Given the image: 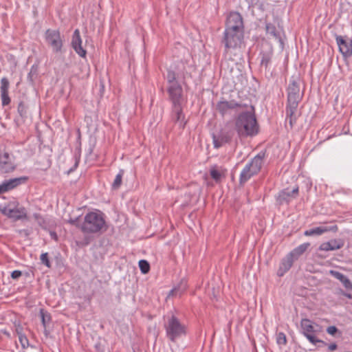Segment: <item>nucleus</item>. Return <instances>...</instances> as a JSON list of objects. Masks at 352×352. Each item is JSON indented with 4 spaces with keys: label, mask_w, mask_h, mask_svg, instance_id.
<instances>
[{
    "label": "nucleus",
    "mask_w": 352,
    "mask_h": 352,
    "mask_svg": "<svg viewBox=\"0 0 352 352\" xmlns=\"http://www.w3.org/2000/svg\"><path fill=\"white\" fill-rule=\"evenodd\" d=\"M80 142H79V148H78V152H79V154H78V157H76V163H75V167H77L78 165V162H79V160H80Z\"/></svg>",
    "instance_id": "obj_40"
},
{
    "label": "nucleus",
    "mask_w": 352,
    "mask_h": 352,
    "mask_svg": "<svg viewBox=\"0 0 352 352\" xmlns=\"http://www.w3.org/2000/svg\"><path fill=\"white\" fill-rule=\"evenodd\" d=\"M22 275V272L20 270H14L12 272L11 274V277L13 278V279H17L19 278V277H21Z\"/></svg>",
    "instance_id": "obj_39"
},
{
    "label": "nucleus",
    "mask_w": 352,
    "mask_h": 352,
    "mask_svg": "<svg viewBox=\"0 0 352 352\" xmlns=\"http://www.w3.org/2000/svg\"><path fill=\"white\" fill-rule=\"evenodd\" d=\"M170 120L177 124L180 129L185 127L186 121L182 104L172 105Z\"/></svg>",
    "instance_id": "obj_14"
},
{
    "label": "nucleus",
    "mask_w": 352,
    "mask_h": 352,
    "mask_svg": "<svg viewBox=\"0 0 352 352\" xmlns=\"http://www.w3.org/2000/svg\"><path fill=\"white\" fill-rule=\"evenodd\" d=\"M298 192V187L294 188L292 190L289 189H284L280 192L278 199L280 201H288V198L290 197H296Z\"/></svg>",
    "instance_id": "obj_25"
},
{
    "label": "nucleus",
    "mask_w": 352,
    "mask_h": 352,
    "mask_svg": "<svg viewBox=\"0 0 352 352\" xmlns=\"http://www.w3.org/2000/svg\"><path fill=\"white\" fill-rule=\"evenodd\" d=\"M10 82L7 78L3 77L1 80V98L3 106H7L10 103V98L8 95Z\"/></svg>",
    "instance_id": "obj_19"
},
{
    "label": "nucleus",
    "mask_w": 352,
    "mask_h": 352,
    "mask_svg": "<svg viewBox=\"0 0 352 352\" xmlns=\"http://www.w3.org/2000/svg\"><path fill=\"white\" fill-rule=\"evenodd\" d=\"M166 80L169 85H175V84H179L176 80V74L173 70H168Z\"/></svg>",
    "instance_id": "obj_30"
},
{
    "label": "nucleus",
    "mask_w": 352,
    "mask_h": 352,
    "mask_svg": "<svg viewBox=\"0 0 352 352\" xmlns=\"http://www.w3.org/2000/svg\"><path fill=\"white\" fill-rule=\"evenodd\" d=\"M40 314H41V317L42 324L44 327H45L46 324L50 320V316L45 314L43 309H41Z\"/></svg>",
    "instance_id": "obj_35"
},
{
    "label": "nucleus",
    "mask_w": 352,
    "mask_h": 352,
    "mask_svg": "<svg viewBox=\"0 0 352 352\" xmlns=\"http://www.w3.org/2000/svg\"><path fill=\"white\" fill-rule=\"evenodd\" d=\"M51 234V236H52V238H54V239H57V235H56V232H51V234Z\"/></svg>",
    "instance_id": "obj_46"
},
{
    "label": "nucleus",
    "mask_w": 352,
    "mask_h": 352,
    "mask_svg": "<svg viewBox=\"0 0 352 352\" xmlns=\"http://www.w3.org/2000/svg\"><path fill=\"white\" fill-rule=\"evenodd\" d=\"M139 267L142 274H147L150 270V265L146 260H140L139 261Z\"/></svg>",
    "instance_id": "obj_31"
},
{
    "label": "nucleus",
    "mask_w": 352,
    "mask_h": 352,
    "mask_svg": "<svg viewBox=\"0 0 352 352\" xmlns=\"http://www.w3.org/2000/svg\"><path fill=\"white\" fill-rule=\"evenodd\" d=\"M78 219L79 217L75 219L70 218L69 220H67V223L72 226H75L80 228V225L78 223Z\"/></svg>",
    "instance_id": "obj_38"
},
{
    "label": "nucleus",
    "mask_w": 352,
    "mask_h": 352,
    "mask_svg": "<svg viewBox=\"0 0 352 352\" xmlns=\"http://www.w3.org/2000/svg\"><path fill=\"white\" fill-rule=\"evenodd\" d=\"M107 229L104 214L100 211L87 213L80 224V230L85 234H98Z\"/></svg>",
    "instance_id": "obj_3"
},
{
    "label": "nucleus",
    "mask_w": 352,
    "mask_h": 352,
    "mask_svg": "<svg viewBox=\"0 0 352 352\" xmlns=\"http://www.w3.org/2000/svg\"><path fill=\"white\" fill-rule=\"evenodd\" d=\"M124 170L122 169L120 170L119 173L116 175V178L112 183L111 187L113 190L118 189L122 182V177L124 175Z\"/></svg>",
    "instance_id": "obj_29"
},
{
    "label": "nucleus",
    "mask_w": 352,
    "mask_h": 352,
    "mask_svg": "<svg viewBox=\"0 0 352 352\" xmlns=\"http://www.w3.org/2000/svg\"><path fill=\"white\" fill-rule=\"evenodd\" d=\"M226 30L244 32L243 17L238 12H230L227 16Z\"/></svg>",
    "instance_id": "obj_10"
},
{
    "label": "nucleus",
    "mask_w": 352,
    "mask_h": 352,
    "mask_svg": "<svg viewBox=\"0 0 352 352\" xmlns=\"http://www.w3.org/2000/svg\"><path fill=\"white\" fill-rule=\"evenodd\" d=\"M294 260L291 258L288 254L281 260L278 270L277 271V275L279 277L284 276V274L288 272L292 267Z\"/></svg>",
    "instance_id": "obj_21"
},
{
    "label": "nucleus",
    "mask_w": 352,
    "mask_h": 352,
    "mask_svg": "<svg viewBox=\"0 0 352 352\" xmlns=\"http://www.w3.org/2000/svg\"><path fill=\"white\" fill-rule=\"evenodd\" d=\"M265 30L266 32L273 36L275 39L280 41L281 36L280 32L276 30V26L270 23H267L265 24Z\"/></svg>",
    "instance_id": "obj_26"
},
{
    "label": "nucleus",
    "mask_w": 352,
    "mask_h": 352,
    "mask_svg": "<svg viewBox=\"0 0 352 352\" xmlns=\"http://www.w3.org/2000/svg\"><path fill=\"white\" fill-rule=\"evenodd\" d=\"M244 36V32L224 30L222 43L224 44L225 52L227 53L230 49H236L240 47Z\"/></svg>",
    "instance_id": "obj_6"
},
{
    "label": "nucleus",
    "mask_w": 352,
    "mask_h": 352,
    "mask_svg": "<svg viewBox=\"0 0 352 352\" xmlns=\"http://www.w3.org/2000/svg\"><path fill=\"white\" fill-rule=\"evenodd\" d=\"M276 342L278 345H286L287 338L286 335L283 332H279L276 335Z\"/></svg>",
    "instance_id": "obj_33"
},
{
    "label": "nucleus",
    "mask_w": 352,
    "mask_h": 352,
    "mask_svg": "<svg viewBox=\"0 0 352 352\" xmlns=\"http://www.w3.org/2000/svg\"><path fill=\"white\" fill-rule=\"evenodd\" d=\"M234 130L240 138L254 137L258 133L259 126L253 106L237 115L234 120Z\"/></svg>",
    "instance_id": "obj_2"
},
{
    "label": "nucleus",
    "mask_w": 352,
    "mask_h": 352,
    "mask_svg": "<svg viewBox=\"0 0 352 352\" xmlns=\"http://www.w3.org/2000/svg\"><path fill=\"white\" fill-rule=\"evenodd\" d=\"M16 168L14 157L8 152L0 151V171L9 173L13 172Z\"/></svg>",
    "instance_id": "obj_13"
},
{
    "label": "nucleus",
    "mask_w": 352,
    "mask_h": 352,
    "mask_svg": "<svg viewBox=\"0 0 352 352\" xmlns=\"http://www.w3.org/2000/svg\"><path fill=\"white\" fill-rule=\"evenodd\" d=\"M344 292H344L342 289L339 288V289H337V291L336 292V294H337V295H342V296H343V295H344Z\"/></svg>",
    "instance_id": "obj_44"
},
{
    "label": "nucleus",
    "mask_w": 352,
    "mask_h": 352,
    "mask_svg": "<svg viewBox=\"0 0 352 352\" xmlns=\"http://www.w3.org/2000/svg\"><path fill=\"white\" fill-rule=\"evenodd\" d=\"M45 38L47 45L52 47L54 53L61 52L63 40L59 30L48 29L45 31Z\"/></svg>",
    "instance_id": "obj_8"
},
{
    "label": "nucleus",
    "mask_w": 352,
    "mask_h": 352,
    "mask_svg": "<svg viewBox=\"0 0 352 352\" xmlns=\"http://www.w3.org/2000/svg\"><path fill=\"white\" fill-rule=\"evenodd\" d=\"M247 107V104L237 102L234 100H231L229 101L222 100L217 102V110L223 117L228 114L230 110L235 109H243Z\"/></svg>",
    "instance_id": "obj_12"
},
{
    "label": "nucleus",
    "mask_w": 352,
    "mask_h": 352,
    "mask_svg": "<svg viewBox=\"0 0 352 352\" xmlns=\"http://www.w3.org/2000/svg\"><path fill=\"white\" fill-rule=\"evenodd\" d=\"M300 327L303 336L313 344L319 342H324L322 340L316 338L314 333L316 332L313 322L307 318H303L300 321Z\"/></svg>",
    "instance_id": "obj_11"
},
{
    "label": "nucleus",
    "mask_w": 352,
    "mask_h": 352,
    "mask_svg": "<svg viewBox=\"0 0 352 352\" xmlns=\"http://www.w3.org/2000/svg\"><path fill=\"white\" fill-rule=\"evenodd\" d=\"M261 65L265 67L267 69L271 63L272 58L273 56V50L272 47H269L265 51L261 52Z\"/></svg>",
    "instance_id": "obj_24"
},
{
    "label": "nucleus",
    "mask_w": 352,
    "mask_h": 352,
    "mask_svg": "<svg viewBox=\"0 0 352 352\" xmlns=\"http://www.w3.org/2000/svg\"><path fill=\"white\" fill-rule=\"evenodd\" d=\"M327 333L331 336H335L338 332V329L336 326H329L326 329Z\"/></svg>",
    "instance_id": "obj_37"
},
{
    "label": "nucleus",
    "mask_w": 352,
    "mask_h": 352,
    "mask_svg": "<svg viewBox=\"0 0 352 352\" xmlns=\"http://www.w3.org/2000/svg\"><path fill=\"white\" fill-rule=\"evenodd\" d=\"M19 340L23 348H25L28 345V340L22 333H19Z\"/></svg>",
    "instance_id": "obj_36"
},
{
    "label": "nucleus",
    "mask_w": 352,
    "mask_h": 352,
    "mask_svg": "<svg viewBox=\"0 0 352 352\" xmlns=\"http://www.w3.org/2000/svg\"><path fill=\"white\" fill-rule=\"evenodd\" d=\"M40 259L41 261V263L43 264H44L46 267H50L51 265H50V262L48 258V253L47 252L41 254Z\"/></svg>",
    "instance_id": "obj_34"
},
{
    "label": "nucleus",
    "mask_w": 352,
    "mask_h": 352,
    "mask_svg": "<svg viewBox=\"0 0 352 352\" xmlns=\"http://www.w3.org/2000/svg\"><path fill=\"white\" fill-rule=\"evenodd\" d=\"M302 80L299 77L290 79L287 89V100L286 106L287 119H289L290 126L292 127L297 120V109L299 102L302 100L304 91L300 90Z\"/></svg>",
    "instance_id": "obj_1"
},
{
    "label": "nucleus",
    "mask_w": 352,
    "mask_h": 352,
    "mask_svg": "<svg viewBox=\"0 0 352 352\" xmlns=\"http://www.w3.org/2000/svg\"><path fill=\"white\" fill-rule=\"evenodd\" d=\"M2 213L14 221L27 218V211L23 206H19L18 203H10L2 210Z\"/></svg>",
    "instance_id": "obj_9"
},
{
    "label": "nucleus",
    "mask_w": 352,
    "mask_h": 352,
    "mask_svg": "<svg viewBox=\"0 0 352 352\" xmlns=\"http://www.w3.org/2000/svg\"><path fill=\"white\" fill-rule=\"evenodd\" d=\"M330 229L326 227H316L305 231L304 234L309 236L313 235H321L323 233L329 231Z\"/></svg>",
    "instance_id": "obj_27"
},
{
    "label": "nucleus",
    "mask_w": 352,
    "mask_h": 352,
    "mask_svg": "<svg viewBox=\"0 0 352 352\" xmlns=\"http://www.w3.org/2000/svg\"><path fill=\"white\" fill-rule=\"evenodd\" d=\"M7 192L3 183L0 184V195Z\"/></svg>",
    "instance_id": "obj_43"
},
{
    "label": "nucleus",
    "mask_w": 352,
    "mask_h": 352,
    "mask_svg": "<svg viewBox=\"0 0 352 352\" xmlns=\"http://www.w3.org/2000/svg\"><path fill=\"white\" fill-rule=\"evenodd\" d=\"M329 274L339 280L346 289L352 290V283L345 275L336 270H330Z\"/></svg>",
    "instance_id": "obj_22"
},
{
    "label": "nucleus",
    "mask_w": 352,
    "mask_h": 352,
    "mask_svg": "<svg viewBox=\"0 0 352 352\" xmlns=\"http://www.w3.org/2000/svg\"><path fill=\"white\" fill-rule=\"evenodd\" d=\"M344 246V242L341 239H332L322 243L318 248L321 251H333L339 250Z\"/></svg>",
    "instance_id": "obj_20"
},
{
    "label": "nucleus",
    "mask_w": 352,
    "mask_h": 352,
    "mask_svg": "<svg viewBox=\"0 0 352 352\" xmlns=\"http://www.w3.org/2000/svg\"><path fill=\"white\" fill-rule=\"evenodd\" d=\"M82 38L78 29L74 30L72 38V47L82 58H86L87 51L82 47Z\"/></svg>",
    "instance_id": "obj_16"
},
{
    "label": "nucleus",
    "mask_w": 352,
    "mask_h": 352,
    "mask_svg": "<svg viewBox=\"0 0 352 352\" xmlns=\"http://www.w3.org/2000/svg\"><path fill=\"white\" fill-rule=\"evenodd\" d=\"M234 129L227 125L221 129L217 134H212V142L215 148H219L226 144L231 142L234 133Z\"/></svg>",
    "instance_id": "obj_7"
},
{
    "label": "nucleus",
    "mask_w": 352,
    "mask_h": 352,
    "mask_svg": "<svg viewBox=\"0 0 352 352\" xmlns=\"http://www.w3.org/2000/svg\"><path fill=\"white\" fill-rule=\"evenodd\" d=\"M164 328L167 338L172 342L186 334V326L173 315L168 318Z\"/></svg>",
    "instance_id": "obj_5"
},
{
    "label": "nucleus",
    "mask_w": 352,
    "mask_h": 352,
    "mask_svg": "<svg viewBox=\"0 0 352 352\" xmlns=\"http://www.w3.org/2000/svg\"><path fill=\"white\" fill-rule=\"evenodd\" d=\"M310 246L309 243H304L300 244L298 247L295 248L292 251H291L288 255L293 258V260L296 261L298 258L304 254V252L307 250V248Z\"/></svg>",
    "instance_id": "obj_23"
},
{
    "label": "nucleus",
    "mask_w": 352,
    "mask_h": 352,
    "mask_svg": "<svg viewBox=\"0 0 352 352\" xmlns=\"http://www.w3.org/2000/svg\"><path fill=\"white\" fill-rule=\"evenodd\" d=\"M34 217L38 220L39 224H41V222L43 221V219L40 214H35Z\"/></svg>",
    "instance_id": "obj_42"
},
{
    "label": "nucleus",
    "mask_w": 352,
    "mask_h": 352,
    "mask_svg": "<svg viewBox=\"0 0 352 352\" xmlns=\"http://www.w3.org/2000/svg\"><path fill=\"white\" fill-rule=\"evenodd\" d=\"M223 168H219L217 166H214L210 168V173L211 177L216 182L220 181L223 173Z\"/></svg>",
    "instance_id": "obj_28"
},
{
    "label": "nucleus",
    "mask_w": 352,
    "mask_h": 352,
    "mask_svg": "<svg viewBox=\"0 0 352 352\" xmlns=\"http://www.w3.org/2000/svg\"><path fill=\"white\" fill-rule=\"evenodd\" d=\"M17 334L19 335V333H21V328H16V329Z\"/></svg>",
    "instance_id": "obj_47"
},
{
    "label": "nucleus",
    "mask_w": 352,
    "mask_h": 352,
    "mask_svg": "<svg viewBox=\"0 0 352 352\" xmlns=\"http://www.w3.org/2000/svg\"><path fill=\"white\" fill-rule=\"evenodd\" d=\"M265 153L260 152L243 168L239 176V184L243 185L253 176L257 175L263 164Z\"/></svg>",
    "instance_id": "obj_4"
},
{
    "label": "nucleus",
    "mask_w": 352,
    "mask_h": 352,
    "mask_svg": "<svg viewBox=\"0 0 352 352\" xmlns=\"http://www.w3.org/2000/svg\"><path fill=\"white\" fill-rule=\"evenodd\" d=\"M167 91L172 105L182 104L183 89L180 84L168 85Z\"/></svg>",
    "instance_id": "obj_15"
},
{
    "label": "nucleus",
    "mask_w": 352,
    "mask_h": 352,
    "mask_svg": "<svg viewBox=\"0 0 352 352\" xmlns=\"http://www.w3.org/2000/svg\"><path fill=\"white\" fill-rule=\"evenodd\" d=\"M336 39L340 52L344 56H351L352 54V41L349 38H344L342 36H336Z\"/></svg>",
    "instance_id": "obj_17"
},
{
    "label": "nucleus",
    "mask_w": 352,
    "mask_h": 352,
    "mask_svg": "<svg viewBox=\"0 0 352 352\" xmlns=\"http://www.w3.org/2000/svg\"><path fill=\"white\" fill-rule=\"evenodd\" d=\"M343 296L346 297L349 299H352V294L350 293H347L345 292Z\"/></svg>",
    "instance_id": "obj_45"
},
{
    "label": "nucleus",
    "mask_w": 352,
    "mask_h": 352,
    "mask_svg": "<svg viewBox=\"0 0 352 352\" xmlns=\"http://www.w3.org/2000/svg\"><path fill=\"white\" fill-rule=\"evenodd\" d=\"M338 346L336 343H331L328 346V349L330 351H333L337 349Z\"/></svg>",
    "instance_id": "obj_41"
},
{
    "label": "nucleus",
    "mask_w": 352,
    "mask_h": 352,
    "mask_svg": "<svg viewBox=\"0 0 352 352\" xmlns=\"http://www.w3.org/2000/svg\"><path fill=\"white\" fill-rule=\"evenodd\" d=\"M17 111L21 118L27 117L28 107L23 102H19Z\"/></svg>",
    "instance_id": "obj_32"
},
{
    "label": "nucleus",
    "mask_w": 352,
    "mask_h": 352,
    "mask_svg": "<svg viewBox=\"0 0 352 352\" xmlns=\"http://www.w3.org/2000/svg\"><path fill=\"white\" fill-rule=\"evenodd\" d=\"M28 179L26 176H22L19 177L12 178L10 179L4 180L2 183L4 185L6 192L12 190L18 186L25 184Z\"/></svg>",
    "instance_id": "obj_18"
}]
</instances>
